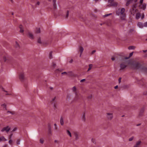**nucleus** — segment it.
<instances>
[{"mask_svg":"<svg viewBox=\"0 0 147 147\" xmlns=\"http://www.w3.org/2000/svg\"><path fill=\"white\" fill-rule=\"evenodd\" d=\"M131 67L134 69H141L142 67V62L134 61L130 64Z\"/></svg>","mask_w":147,"mask_h":147,"instance_id":"obj_1","label":"nucleus"},{"mask_svg":"<svg viewBox=\"0 0 147 147\" xmlns=\"http://www.w3.org/2000/svg\"><path fill=\"white\" fill-rule=\"evenodd\" d=\"M125 9L124 8H122L120 9H119L116 11V14L118 16H120L121 19L123 20H125V19L126 14L125 13Z\"/></svg>","mask_w":147,"mask_h":147,"instance_id":"obj_2","label":"nucleus"},{"mask_svg":"<svg viewBox=\"0 0 147 147\" xmlns=\"http://www.w3.org/2000/svg\"><path fill=\"white\" fill-rule=\"evenodd\" d=\"M75 96L74 98V100H78L80 99L82 97V95L81 94L78 92L76 93L75 94Z\"/></svg>","mask_w":147,"mask_h":147,"instance_id":"obj_3","label":"nucleus"},{"mask_svg":"<svg viewBox=\"0 0 147 147\" xmlns=\"http://www.w3.org/2000/svg\"><path fill=\"white\" fill-rule=\"evenodd\" d=\"M136 6L134 5L133 6L132 8L130 10L131 14L134 16L135 13L136 12L137 9H136Z\"/></svg>","mask_w":147,"mask_h":147,"instance_id":"obj_4","label":"nucleus"},{"mask_svg":"<svg viewBox=\"0 0 147 147\" xmlns=\"http://www.w3.org/2000/svg\"><path fill=\"white\" fill-rule=\"evenodd\" d=\"M19 78L20 80L22 81H23L25 79L24 74L23 72L20 73L19 75Z\"/></svg>","mask_w":147,"mask_h":147,"instance_id":"obj_5","label":"nucleus"},{"mask_svg":"<svg viewBox=\"0 0 147 147\" xmlns=\"http://www.w3.org/2000/svg\"><path fill=\"white\" fill-rule=\"evenodd\" d=\"M10 127L9 126H7L6 127H3L1 130L2 132H4L5 131L7 133H8L10 130Z\"/></svg>","mask_w":147,"mask_h":147,"instance_id":"obj_6","label":"nucleus"},{"mask_svg":"<svg viewBox=\"0 0 147 147\" xmlns=\"http://www.w3.org/2000/svg\"><path fill=\"white\" fill-rule=\"evenodd\" d=\"M11 59V57L8 55L5 56L3 58L4 61L5 62H8Z\"/></svg>","mask_w":147,"mask_h":147,"instance_id":"obj_7","label":"nucleus"},{"mask_svg":"<svg viewBox=\"0 0 147 147\" xmlns=\"http://www.w3.org/2000/svg\"><path fill=\"white\" fill-rule=\"evenodd\" d=\"M127 67V65L126 62H124L121 63L120 64V70H123L124 69Z\"/></svg>","mask_w":147,"mask_h":147,"instance_id":"obj_8","label":"nucleus"},{"mask_svg":"<svg viewBox=\"0 0 147 147\" xmlns=\"http://www.w3.org/2000/svg\"><path fill=\"white\" fill-rule=\"evenodd\" d=\"M107 119L110 120H111L113 117V114L112 113H107Z\"/></svg>","mask_w":147,"mask_h":147,"instance_id":"obj_9","label":"nucleus"},{"mask_svg":"<svg viewBox=\"0 0 147 147\" xmlns=\"http://www.w3.org/2000/svg\"><path fill=\"white\" fill-rule=\"evenodd\" d=\"M142 143V142L140 140H138L137 141L135 144L134 146V147H139Z\"/></svg>","mask_w":147,"mask_h":147,"instance_id":"obj_10","label":"nucleus"},{"mask_svg":"<svg viewBox=\"0 0 147 147\" xmlns=\"http://www.w3.org/2000/svg\"><path fill=\"white\" fill-rule=\"evenodd\" d=\"M28 37L31 39H33L34 38V37L33 34L32 33L30 32H28L27 34Z\"/></svg>","mask_w":147,"mask_h":147,"instance_id":"obj_11","label":"nucleus"},{"mask_svg":"<svg viewBox=\"0 0 147 147\" xmlns=\"http://www.w3.org/2000/svg\"><path fill=\"white\" fill-rule=\"evenodd\" d=\"M144 111L145 108H142L140 110L139 113V117L141 116L144 113Z\"/></svg>","mask_w":147,"mask_h":147,"instance_id":"obj_12","label":"nucleus"},{"mask_svg":"<svg viewBox=\"0 0 147 147\" xmlns=\"http://www.w3.org/2000/svg\"><path fill=\"white\" fill-rule=\"evenodd\" d=\"M71 90L72 91V92L76 94V93H77V88H76V87L75 86L73 87H72L71 89Z\"/></svg>","mask_w":147,"mask_h":147,"instance_id":"obj_13","label":"nucleus"},{"mask_svg":"<svg viewBox=\"0 0 147 147\" xmlns=\"http://www.w3.org/2000/svg\"><path fill=\"white\" fill-rule=\"evenodd\" d=\"M138 26L140 28H142L143 27L144 25L143 23L140 22H139L137 24Z\"/></svg>","mask_w":147,"mask_h":147,"instance_id":"obj_14","label":"nucleus"},{"mask_svg":"<svg viewBox=\"0 0 147 147\" xmlns=\"http://www.w3.org/2000/svg\"><path fill=\"white\" fill-rule=\"evenodd\" d=\"M74 134L75 138V140H78L79 138L78 134L77 132H75Z\"/></svg>","mask_w":147,"mask_h":147,"instance_id":"obj_15","label":"nucleus"},{"mask_svg":"<svg viewBox=\"0 0 147 147\" xmlns=\"http://www.w3.org/2000/svg\"><path fill=\"white\" fill-rule=\"evenodd\" d=\"M141 14L140 13H137L136 15V18L138 19L141 17Z\"/></svg>","mask_w":147,"mask_h":147,"instance_id":"obj_16","label":"nucleus"},{"mask_svg":"<svg viewBox=\"0 0 147 147\" xmlns=\"http://www.w3.org/2000/svg\"><path fill=\"white\" fill-rule=\"evenodd\" d=\"M60 123L61 125H63L64 124L63 118V117H61L60 119Z\"/></svg>","mask_w":147,"mask_h":147,"instance_id":"obj_17","label":"nucleus"},{"mask_svg":"<svg viewBox=\"0 0 147 147\" xmlns=\"http://www.w3.org/2000/svg\"><path fill=\"white\" fill-rule=\"evenodd\" d=\"M72 73V72L71 71H69V72L67 74L66 72H64L61 73V74H68V75H71V74Z\"/></svg>","mask_w":147,"mask_h":147,"instance_id":"obj_18","label":"nucleus"},{"mask_svg":"<svg viewBox=\"0 0 147 147\" xmlns=\"http://www.w3.org/2000/svg\"><path fill=\"white\" fill-rule=\"evenodd\" d=\"M66 133L67 135L69 136L70 137H72V135L71 134V133L70 131L69 130H67L66 131Z\"/></svg>","mask_w":147,"mask_h":147,"instance_id":"obj_19","label":"nucleus"},{"mask_svg":"<svg viewBox=\"0 0 147 147\" xmlns=\"http://www.w3.org/2000/svg\"><path fill=\"white\" fill-rule=\"evenodd\" d=\"M136 48V47L135 46H132L129 47H128V49L129 50H134Z\"/></svg>","mask_w":147,"mask_h":147,"instance_id":"obj_20","label":"nucleus"},{"mask_svg":"<svg viewBox=\"0 0 147 147\" xmlns=\"http://www.w3.org/2000/svg\"><path fill=\"white\" fill-rule=\"evenodd\" d=\"M7 140L4 137L2 136L0 137V141H5Z\"/></svg>","mask_w":147,"mask_h":147,"instance_id":"obj_21","label":"nucleus"},{"mask_svg":"<svg viewBox=\"0 0 147 147\" xmlns=\"http://www.w3.org/2000/svg\"><path fill=\"white\" fill-rule=\"evenodd\" d=\"M82 120L83 121H85L86 120L85 115V113H83L82 117Z\"/></svg>","mask_w":147,"mask_h":147,"instance_id":"obj_22","label":"nucleus"},{"mask_svg":"<svg viewBox=\"0 0 147 147\" xmlns=\"http://www.w3.org/2000/svg\"><path fill=\"white\" fill-rule=\"evenodd\" d=\"M48 133L49 134L52 135V131H51V129L50 126H49V128L48 129Z\"/></svg>","mask_w":147,"mask_h":147,"instance_id":"obj_23","label":"nucleus"},{"mask_svg":"<svg viewBox=\"0 0 147 147\" xmlns=\"http://www.w3.org/2000/svg\"><path fill=\"white\" fill-rule=\"evenodd\" d=\"M79 50L80 51V52L81 53H82L84 51V49L82 47L80 46L79 47Z\"/></svg>","mask_w":147,"mask_h":147,"instance_id":"obj_24","label":"nucleus"},{"mask_svg":"<svg viewBox=\"0 0 147 147\" xmlns=\"http://www.w3.org/2000/svg\"><path fill=\"white\" fill-rule=\"evenodd\" d=\"M20 28V32L23 33L24 32L23 29L21 25H20L19 27Z\"/></svg>","mask_w":147,"mask_h":147,"instance_id":"obj_25","label":"nucleus"},{"mask_svg":"<svg viewBox=\"0 0 147 147\" xmlns=\"http://www.w3.org/2000/svg\"><path fill=\"white\" fill-rule=\"evenodd\" d=\"M15 47L16 48H19V44L18 43V42H16V45H15Z\"/></svg>","mask_w":147,"mask_h":147,"instance_id":"obj_26","label":"nucleus"},{"mask_svg":"<svg viewBox=\"0 0 147 147\" xmlns=\"http://www.w3.org/2000/svg\"><path fill=\"white\" fill-rule=\"evenodd\" d=\"M89 67L88 69V71L90 70L92 68V64H90L89 65Z\"/></svg>","mask_w":147,"mask_h":147,"instance_id":"obj_27","label":"nucleus"},{"mask_svg":"<svg viewBox=\"0 0 147 147\" xmlns=\"http://www.w3.org/2000/svg\"><path fill=\"white\" fill-rule=\"evenodd\" d=\"M40 32V28H37L36 30V33H39Z\"/></svg>","mask_w":147,"mask_h":147,"instance_id":"obj_28","label":"nucleus"},{"mask_svg":"<svg viewBox=\"0 0 147 147\" xmlns=\"http://www.w3.org/2000/svg\"><path fill=\"white\" fill-rule=\"evenodd\" d=\"M69 16V11L67 10V12L66 13V15L65 16V18H67Z\"/></svg>","mask_w":147,"mask_h":147,"instance_id":"obj_29","label":"nucleus"},{"mask_svg":"<svg viewBox=\"0 0 147 147\" xmlns=\"http://www.w3.org/2000/svg\"><path fill=\"white\" fill-rule=\"evenodd\" d=\"M133 52H131L129 54V57L127 58H125V59H127L131 57L133 55Z\"/></svg>","mask_w":147,"mask_h":147,"instance_id":"obj_30","label":"nucleus"},{"mask_svg":"<svg viewBox=\"0 0 147 147\" xmlns=\"http://www.w3.org/2000/svg\"><path fill=\"white\" fill-rule=\"evenodd\" d=\"M52 52H51L49 53V58L50 59H51L53 58L52 55Z\"/></svg>","mask_w":147,"mask_h":147,"instance_id":"obj_31","label":"nucleus"},{"mask_svg":"<svg viewBox=\"0 0 147 147\" xmlns=\"http://www.w3.org/2000/svg\"><path fill=\"white\" fill-rule=\"evenodd\" d=\"M16 144L17 145H19L20 144V140L19 139L17 140L16 141Z\"/></svg>","mask_w":147,"mask_h":147,"instance_id":"obj_32","label":"nucleus"},{"mask_svg":"<svg viewBox=\"0 0 147 147\" xmlns=\"http://www.w3.org/2000/svg\"><path fill=\"white\" fill-rule=\"evenodd\" d=\"M71 95L68 94H67V97L69 99H70L71 98Z\"/></svg>","mask_w":147,"mask_h":147,"instance_id":"obj_33","label":"nucleus"},{"mask_svg":"<svg viewBox=\"0 0 147 147\" xmlns=\"http://www.w3.org/2000/svg\"><path fill=\"white\" fill-rule=\"evenodd\" d=\"M17 128L16 127H14L13 129L12 130V131H11V132H12L14 131H15L17 130Z\"/></svg>","mask_w":147,"mask_h":147,"instance_id":"obj_34","label":"nucleus"},{"mask_svg":"<svg viewBox=\"0 0 147 147\" xmlns=\"http://www.w3.org/2000/svg\"><path fill=\"white\" fill-rule=\"evenodd\" d=\"M130 1H127V2L126 3V6H128L130 4Z\"/></svg>","mask_w":147,"mask_h":147,"instance_id":"obj_35","label":"nucleus"},{"mask_svg":"<svg viewBox=\"0 0 147 147\" xmlns=\"http://www.w3.org/2000/svg\"><path fill=\"white\" fill-rule=\"evenodd\" d=\"M134 138V137L132 136L129 139V141H131L133 140Z\"/></svg>","mask_w":147,"mask_h":147,"instance_id":"obj_36","label":"nucleus"},{"mask_svg":"<svg viewBox=\"0 0 147 147\" xmlns=\"http://www.w3.org/2000/svg\"><path fill=\"white\" fill-rule=\"evenodd\" d=\"M40 142L41 144H43L44 143V140L42 139H40Z\"/></svg>","mask_w":147,"mask_h":147,"instance_id":"obj_37","label":"nucleus"},{"mask_svg":"<svg viewBox=\"0 0 147 147\" xmlns=\"http://www.w3.org/2000/svg\"><path fill=\"white\" fill-rule=\"evenodd\" d=\"M5 109H6V105L5 104H3L1 105Z\"/></svg>","mask_w":147,"mask_h":147,"instance_id":"obj_38","label":"nucleus"},{"mask_svg":"<svg viewBox=\"0 0 147 147\" xmlns=\"http://www.w3.org/2000/svg\"><path fill=\"white\" fill-rule=\"evenodd\" d=\"M91 141L94 144H95L96 143V142L95 140L94 139H92V140H91Z\"/></svg>","mask_w":147,"mask_h":147,"instance_id":"obj_39","label":"nucleus"},{"mask_svg":"<svg viewBox=\"0 0 147 147\" xmlns=\"http://www.w3.org/2000/svg\"><path fill=\"white\" fill-rule=\"evenodd\" d=\"M111 14H112L111 13L107 14H105L104 16H105V17H107V16H109V15H111Z\"/></svg>","mask_w":147,"mask_h":147,"instance_id":"obj_40","label":"nucleus"},{"mask_svg":"<svg viewBox=\"0 0 147 147\" xmlns=\"http://www.w3.org/2000/svg\"><path fill=\"white\" fill-rule=\"evenodd\" d=\"M144 26L145 27H147V22L144 23Z\"/></svg>","mask_w":147,"mask_h":147,"instance_id":"obj_41","label":"nucleus"},{"mask_svg":"<svg viewBox=\"0 0 147 147\" xmlns=\"http://www.w3.org/2000/svg\"><path fill=\"white\" fill-rule=\"evenodd\" d=\"M7 112L9 113H11L12 115H13V114H15V112H11V111H8Z\"/></svg>","mask_w":147,"mask_h":147,"instance_id":"obj_42","label":"nucleus"},{"mask_svg":"<svg viewBox=\"0 0 147 147\" xmlns=\"http://www.w3.org/2000/svg\"><path fill=\"white\" fill-rule=\"evenodd\" d=\"M53 7L54 9L56 8V3H53Z\"/></svg>","mask_w":147,"mask_h":147,"instance_id":"obj_43","label":"nucleus"},{"mask_svg":"<svg viewBox=\"0 0 147 147\" xmlns=\"http://www.w3.org/2000/svg\"><path fill=\"white\" fill-rule=\"evenodd\" d=\"M38 43H41V41L40 39H38Z\"/></svg>","mask_w":147,"mask_h":147,"instance_id":"obj_44","label":"nucleus"},{"mask_svg":"<svg viewBox=\"0 0 147 147\" xmlns=\"http://www.w3.org/2000/svg\"><path fill=\"white\" fill-rule=\"evenodd\" d=\"M121 82V78H119V82L120 83Z\"/></svg>","mask_w":147,"mask_h":147,"instance_id":"obj_45","label":"nucleus"},{"mask_svg":"<svg viewBox=\"0 0 147 147\" xmlns=\"http://www.w3.org/2000/svg\"><path fill=\"white\" fill-rule=\"evenodd\" d=\"M85 80V79H83L82 80H81L80 81V82H82L84 81Z\"/></svg>","mask_w":147,"mask_h":147,"instance_id":"obj_46","label":"nucleus"},{"mask_svg":"<svg viewBox=\"0 0 147 147\" xmlns=\"http://www.w3.org/2000/svg\"><path fill=\"white\" fill-rule=\"evenodd\" d=\"M12 142V140H10L9 141V143L10 144H11Z\"/></svg>","mask_w":147,"mask_h":147,"instance_id":"obj_47","label":"nucleus"},{"mask_svg":"<svg viewBox=\"0 0 147 147\" xmlns=\"http://www.w3.org/2000/svg\"><path fill=\"white\" fill-rule=\"evenodd\" d=\"M115 57H112L111 58L112 61H114L115 59Z\"/></svg>","mask_w":147,"mask_h":147,"instance_id":"obj_48","label":"nucleus"},{"mask_svg":"<svg viewBox=\"0 0 147 147\" xmlns=\"http://www.w3.org/2000/svg\"><path fill=\"white\" fill-rule=\"evenodd\" d=\"M56 66V64L54 63H53V66L55 67Z\"/></svg>","mask_w":147,"mask_h":147,"instance_id":"obj_49","label":"nucleus"},{"mask_svg":"<svg viewBox=\"0 0 147 147\" xmlns=\"http://www.w3.org/2000/svg\"><path fill=\"white\" fill-rule=\"evenodd\" d=\"M56 98V97H54L53 98H52V100L53 101L55 100V99Z\"/></svg>","mask_w":147,"mask_h":147,"instance_id":"obj_50","label":"nucleus"},{"mask_svg":"<svg viewBox=\"0 0 147 147\" xmlns=\"http://www.w3.org/2000/svg\"><path fill=\"white\" fill-rule=\"evenodd\" d=\"M54 142L55 143H58L59 142L58 140H55L54 141Z\"/></svg>","mask_w":147,"mask_h":147,"instance_id":"obj_51","label":"nucleus"},{"mask_svg":"<svg viewBox=\"0 0 147 147\" xmlns=\"http://www.w3.org/2000/svg\"><path fill=\"white\" fill-rule=\"evenodd\" d=\"M144 15L143 14L142 16V17H141L142 19H143L144 18Z\"/></svg>","mask_w":147,"mask_h":147,"instance_id":"obj_52","label":"nucleus"},{"mask_svg":"<svg viewBox=\"0 0 147 147\" xmlns=\"http://www.w3.org/2000/svg\"><path fill=\"white\" fill-rule=\"evenodd\" d=\"M96 52V51L95 50H93V51L92 52V54H93L94 53H95Z\"/></svg>","mask_w":147,"mask_h":147,"instance_id":"obj_53","label":"nucleus"},{"mask_svg":"<svg viewBox=\"0 0 147 147\" xmlns=\"http://www.w3.org/2000/svg\"><path fill=\"white\" fill-rule=\"evenodd\" d=\"M143 0H140V3L142 4V3H143Z\"/></svg>","mask_w":147,"mask_h":147,"instance_id":"obj_54","label":"nucleus"},{"mask_svg":"<svg viewBox=\"0 0 147 147\" xmlns=\"http://www.w3.org/2000/svg\"><path fill=\"white\" fill-rule=\"evenodd\" d=\"M40 3L39 1H38L36 3V5H40Z\"/></svg>","mask_w":147,"mask_h":147,"instance_id":"obj_55","label":"nucleus"},{"mask_svg":"<svg viewBox=\"0 0 147 147\" xmlns=\"http://www.w3.org/2000/svg\"><path fill=\"white\" fill-rule=\"evenodd\" d=\"M53 3H55L56 0H53Z\"/></svg>","mask_w":147,"mask_h":147,"instance_id":"obj_56","label":"nucleus"},{"mask_svg":"<svg viewBox=\"0 0 147 147\" xmlns=\"http://www.w3.org/2000/svg\"><path fill=\"white\" fill-rule=\"evenodd\" d=\"M73 62V60L71 59L70 61H69V63H72Z\"/></svg>","mask_w":147,"mask_h":147,"instance_id":"obj_57","label":"nucleus"},{"mask_svg":"<svg viewBox=\"0 0 147 147\" xmlns=\"http://www.w3.org/2000/svg\"><path fill=\"white\" fill-rule=\"evenodd\" d=\"M118 86L117 85L115 87V88L117 89L118 88Z\"/></svg>","mask_w":147,"mask_h":147,"instance_id":"obj_58","label":"nucleus"},{"mask_svg":"<svg viewBox=\"0 0 147 147\" xmlns=\"http://www.w3.org/2000/svg\"><path fill=\"white\" fill-rule=\"evenodd\" d=\"M143 51L144 53H146L147 51V50H143Z\"/></svg>","mask_w":147,"mask_h":147,"instance_id":"obj_59","label":"nucleus"},{"mask_svg":"<svg viewBox=\"0 0 147 147\" xmlns=\"http://www.w3.org/2000/svg\"><path fill=\"white\" fill-rule=\"evenodd\" d=\"M13 135V134H11L10 135V138H11L12 136Z\"/></svg>","mask_w":147,"mask_h":147,"instance_id":"obj_60","label":"nucleus"},{"mask_svg":"<svg viewBox=\"0 0 147 147\" xmlns=\"http://www.w3.org/2000/svg\"><path fill=\"white\" fill-rule=\"evenodd\" d=\"M144 57H147V54H146L144 56Z\"/></svg>","mask_w":147,"mask_h":147,"instance_id":"obj_61","label":"nucleus"},{"mask_svg":"<svg viewBox=\"0 0 147 147\" xmlns=\"http://www.w3.org/2000/svg\"><path fill=\"white\" fill-rule=\"evenodd\" d=\"M82 53H81V52H80V57L81 56V55H82Z\"/></svg>","mask_w":147,"mask_h":147,"instance_id":"obj_62","label":"nucleus"},{"mask_svg":"<svg viewBox=\"0 0 147 147\" xmlns=\"http://www.w3.org/2000/svg\"><path fill=\"white\" fill-rule=\"evenodd\" d=\"M140 125V124H137V126H139V125Z\"/></svg>","mask_w":147,"mask_h":147,"instance_id":"obj_63","label":"nucleus"},{"mask_svg":"<svg viewBox=\"0 0 147 147\" xmlns=\"http://www.w3.org/2000/svg\"><path fill=\"white\" fill-rule=\"evenodd\" d=\"M57 127H55V129H57Z\"/></svg>","mask_w":147,"mask_h":147,"instance_id":"obj_64","label":"nucleus"}]
</instances>
